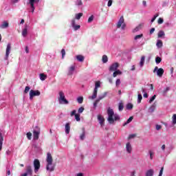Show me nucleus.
Wrapping results in <instances>:
<instances>
[{
	"label": "nucleus",
	"mask_w": 176,
	"mask_h": 176,
	"mask_svg": "<svg viewBox=\"0 0 176 176\" xmlns=\"http://www.w3.org/2000/svg\"><path fill=\"white\" fill-rule=\"evenodd\" d=\"M107 121L109 124H114L115 122L120 120V116L118 113H115L113 109H111V107L107 109Z\"/></svg>",
	"instance_id": "1"
},
{
	"label": "nucleus",
	"mask_w": 176,
	"mask_h": 176,
	"mask_svg": "<svg viewBox=\"0 0 176 176\" xmlns=\"http://www.w3.org/2000/svg\"><path fill=\"white\" fill-rule=\"evenodd\" d=\"M59 97L58 98V100L59 104L62 105H68L69 102L65 98V95L64 94V91H60L58 93Z\"/></svg>",
	"instance_id": "2"
},
{
	"label": "nucleus",
	"mask_w": 176,
	"mask_h": 176,
	"mask_svg": "<svg viewBox=\"0 0 176 176\" xmlns=\"http://www.w3.org/2000/svg\"><path fill=\"white\" fill-rule=\"evenodd\" d=\"M38 3H39V0H28L27 6H30L32 13L35 12V5H38Z\"/></svg>",
	"instance_id": "3"
},
{
	"label": "nucleus",
	"mask_w": 176,
	"mask_h": 176,
	"mask_svg": "<svg viewBox=\"0 0 176 176\" xmlns=\"http://www.w3.org/2000/svg\"><path fill=\"white\" fill-rule=\"evenodd\" d=\"M101 87V82L100 81L96 82L93 95L91 96H89V100H94L95 98H97V93L98 91V87Z\"/></svg>",
	"instance_id": "4"
},
{
	"label": "nucleus",
	"mask_w": 176,
	"mask_h": 176,
	"mask_svg": "<svg viewBox=\"0 0 176 176\" xmlns=\"http://www.w3.org/2000/svg\"><path fill=\"white\" fill-rule=\"evenodd\" d=\"M39 134H41V129L36 126L33 130V137L35 141L39 139Z\"/></svg>",
	"instance_id": "5"
},
{
	"label": "nucleus",
	"mask_w": 176,
	"mask_h": 176,
	"mask_svg": "<svg viewBox=\"0 0 176 176\" xmlns=\"http://www.w3.org/2000/svg\"><path fill=\"white\" fill-rule=\"evenodd\" d=\"M41 96V91L39 90L31 89L30 91V100H34V97H38Z\"/></svg>",
	"instance_id": "6"
},
{
	"label": "nucleus",
	"mask_w": 176,
	"mask_h": 176,
	"mask_svg": "<svg viewBox=\"0 0 176 176\" xmlns=\"http://www.w3.org/2000/svg\"><path fill=\"white\" fill-rule=\"evenodd\" d=\"M10 50H12V45L10 43L7 45V47L6 50V56L4 57V60H8L9 58V54H10Z\"/></svg>",
	"instance_id": "7"
},
{
	"label": "nucleus",
	"mask_w": 176,
	"mask_h": 176,
	"mask_svg": "<svg viewBox=\"0 0 176 176\" xmlns=\"http://www.w3.org/2000/svg\"><path fill=\"white\" fill-rule=\"evenodd\" d=\"M34 173H38V171H39V168H41V162H39V160L38 159L34 160Z\"/></svg>",
	"instance_id": "8"
},
{
	"label": "nucleus",
	"mask_w": 176,
	"mask_h": 176,
	"mask_svg": "<svg viewBox=\"0 0 176 176\" xmlns=\"http://www.w3.org/2000/svg\"><path fill=\"white\" fill-rule=\"evenodd\" d=\"M156 71H157V76H159L160 78H162V76H163V74H164V69H163V68L159 69L157 67H155L153 72H156Z\"/></svg>",
	"instance_id": "9"
},
{
	"label": "nucleus",
	"mask_w": 176,
	"mask_h": 176,
	"mask_svg": "<svg viewBox=\"0 0 176 176\" xmlns=\"http://www.w3.org/2000/svg\"><path fill=\"white\" fill-rule=\"evenodd\" d=\"M118 68H119V63H114L111 65V66L109 68V71H110V72H113L114 71H117Z\"/></svg>",
	"instance_id": "10"
},
{
	"label": "nucleus",
	"mask_w": 176,
	"mask_h": 176,
	"mask_svg": "<svg viewBox=\"0 0 176 176\" xmlns=\"http://www.w3.org/2000/svg\"><path fill=\"white\" fill-rule=\"evenodd\" d=\"M54 168H56V165H54L53 162H51L50 164H47V166H46L47 171H50V172L54 171Z\"/></svg>",
	"instance_id": "11"
},
{
	"label": "nucleus",
	"mask_w": 176,
	"mask_h": 176,
	"mask_svg": "<svg viewBox=\"0 0 176 176\" xmlns=\"http://www.w3.org/2000/svg\"><path fill=\"white\" fill-rule=\"evenodd\" d=\"M47 164H52L53 163V157H52V154L50 153H47V159H46Z\"/></svg>",
	"instance_id": "12"
},
{
	"label": "nucleus",
	"mask_w": 176,
	"mask_h": 176,
	"mask_svg": "<svg viewBox=\"0 0 176 176\" xmlns=\"http://www.w3.org/2000/svg\"><path fill=\"white\" fill-rule=\"evenodd\" d=\"M124 24V18L121 16L117 23V28H120Z\"/></svg>",
	"instance_id": "13"
},
{
	"label": "nucleus",
	"mask_w": 176,
	"mask_h": 176,
	"mask_svg": "<svg viewBox=\"0 0 176 176\" xmlns=\"http://www.w3.org/2000/svg\"><path fill=\"white\" fill-rule=\"evenodd\" d=\"M25 173L28 175H32V167L31 166H27L25 169Z\"/></svg>",
	"instance_id": "14"
},
{
	"label": "nucleus",
	"mask_w": 176,
	"mask_h": 176,
	"mask_svg": "<svg viewBox=\"0 0 176 176\" xmlns=\"http://www.w3.org/2000/svg\"><path fill=\"white\" fill-rule=\"evenodd\" d=\"M98 120L100 124V126H104V122H105V119L101 115L98 116Z\"/></svg>",
	"instance_id": "15"
},
{
	"label": "nucleus",
	"mask_w": 176,
	"mask_h": 176,
	"mask_svg": "<svg viewBox=\"0 0 176 176\" xmlns=\"http://www.w3.org/2000/svg\"><path fill=\"white\" fill-rule=\"evenodd\" d=\"M126 150L127 153H131V151H133V147H131V144H130V142L126 143Z\"/></svg>",
	"instance_id": "16"
},
{
	"label": "nucleus",
	"mask_w": 176,
	"mask_h": 176,
	"mask_svg": "<svg viewBox=\"0 0 176 176\" xmlns=\"http://www.w3.org/2000/svg\"><path fill=\"white\" fill-rule=\"evenodd\" d=\"M8 27H9V23H8L6 21H4L0 25V28H1V30H5V28H8Z\"/></svg>",
	"instance_id": "17"
},
{
	"label": "nucleus",
	"mask_w": 176,
	"mask_h": 176,
	"mask_svg": "<svg viewBox=\"0 0 176 176\" xmlns=\"http://www.w3.org/2000/svg\"><path fill=\"white\" fill-rule=\"evenodd\" d=\"M155 109H156V103H153L148 109V112L150 113H153L155 112Z\"/></svg>",
	"instance_id": "18"
},
{
	"label": "nucleus",
	"mask_w": 176,
	"mask_h": 176,
	"mask_svg": "<svg viewBox=\"0 0 176 176\" xmlns=\"http://www.w3.org/2000/svg\"><path fill=\"white\" fill-rule=\"evenodd\" d=\"M107 96H108V92H104V94L102 95H100L96 100L98 102V101L100 102V100H103V98H105Z\"/></svg>",
	"instance_id": "19"
},
{
	"label": "nucleus",
	"mask_w": 176,
	"mask_h": 176,
	"mask_svg": "<svg viewBox=\"0 0 176 176\" xmlns=\"http://www.w3.org/2000/svg\"><path fill=\"white\" fill-rule=\"evenodd\" d=\"M71 130V126H69V122L66 123L65 126V131L67 134H69Z\"/></svg>",
	"instance_id": "20"
},
{
	"label": "nucleus",
	"mask_w": 176,
	"mask_h": 176,
	"mask_svg": "<svg viewBox=\"0 0 176 176\" xmlns=\"http://www.w3.org/2000/svg\"><path fill=\"white\" fill-rule=\"evenodd\" d=\"M74 71H75V65H72V66L69 68V72H68L67 75H73Z\"/></svg>",
	"instance_id": "21"
},
{
	"label": "nucleus",
	"mask_w": 176,
	"mask_h": 176,
	"mask_svg": "<svg viewBox=\"0 0 176 176\" xmlns=\"http://www.w3.org/2000/svg\"><path fill=\"white\" fill-rule=\"evenodd\" d=\"M76 60H78L80 63H83L85 61V56L82 55H77L76 56Z\"/></svg>",
	"instance_id": "22"
},
{
	"label": "nucleus",
	"mask_w": 176,
	"mask_h": 176,
	"mask_svg": "<svg viewBox=\"0 0 176 176\" xmlns=\"http://www.w3.org/2000/svg\"><path fill=\"white\" fill-rule=\"evenodd\" d=\"M144 64H145V56H143L141 57L140 62V68H142Z\"/></svg>",
	"instance_id": "23"
},
{
	"label": "nucleus",
	"mask_w": 176,
	"mask_h": 176,
	"mask_svg": "<svg viewBox=\"0 0 176 176\" xmlns=\"http://www.w3.org/2000/svg\"><path fill=\"white\" fill-rule=\"evenodd\" d=\"M154 173L155 171L153 170V169H150L146 172L145 176H153Z\"/></svg>",
	"instance_id": "24"
},
{
	"label": "nucleus",
	"mask_w": 176,
	"mask_h": 176,
	"mask_svg": "<svg viewBox=\"0 0 176 176\" xmlns=\"http://www.w3.org/2000/svg\"><path fill=\"white\" fill-rule=\"evenodd\" d=\"M133 119H134V117H133V116L130 117V118L126 120V122L123 124L122 126H127V124H129V123H131V122H133Z\"/></svg>",
	"instance_id": "25"
},
{
	"label": "nucleus",
	"mask_w": 176,
	"mask_h": 176,
	"mask_svg": "<svg viewBox=\"0 0 176 176\" xmlns=\"http://www.w3.org/2000/svg\"><path fill=\"white\" fill-rule=\"evenodd\" d=\"M3 144V136L2 133H0V151H2V145Z\"/></svg>",
	"instance_id": "26"
},
{
	"label": "nucleus",
	"mask_w": 176,
	"mask_h": 176,
	"mask_svg": "<svg viewBox=\"0 0 176 176\" xmlns=\"http://www.w3.org/2000/svg\"><path fill=\"white\" fill-rule=\"evenodd\" d=\"M118 75H122V72H120V70H116L113 73V78H116Z\"/></svg>",
	"instance_id": "27"
},
{
	"label": "nucleus",
	"mask_w": 176,
	"mask_h": 176,
	"mask_svg": "<svg viewBox=\"0 0 176 176\" xmlns=\"http://www.w3.org/2000/svg\"><path fill=\"white\" fill-rule=\"evenodd\" d=\"M102 61L103 64H107V63H108V56L107 55H103L102 57Z\"/></svg>",
	"instance_id": "28"
},
{
	"label": "nucleus",
	"mask_w": 176,
	"mask_h": 176,
	"mask_svg": "<svg viewBox=\"0 0 176 176\" xmlns=\"http://www.w3.org/2000/svg\"><path fill=\"white\" fill-rule=\"evenodd\" d=\"M156 46L159 48L162 47L163 46V41H162V40H157Z\"/></svg>",
	"instance_id": "29"
},
{
	"label": "nucleus",
	"mask_w": 176,
	"mask_h": 176,
	"mask_svg": "<svg viewBox=\"0 0 176 176\" xmlns=\"http://www.w3.org/2000/svg\"><path fill=\"white\" fill-rule=\"evenodd\" d=\"M85 138H86V132H85V130H83L82 134L80 135V139L81 140V141H83V140H85Z\"/></svg>",
	"instance_id": "30"
},
{
	"label": "nucleus",
	"mask_w": 176,
	"mask_h": 176,
	"mask_svg": "<svg viewBox=\"0 0 176 176\" xmlns=\"http://www.w3.org/2000/svg\"><path fill=\"white\" fill-rule=\"evenodd\" d=\"M166 35V34L164 33V32L163 30H160L158 32V38H163V36H164Z\"/></svg>",
	"instance_id": "31"
},
{
	"label": "nucleus",
	"mask_w": 176,
	"mask_h": 176,
	"mask_svg": "<svg viewBox=\"0 0 176 176\" xmlns=\"http://www.w3.org/2000/svg\"><path fill=\"white\" fill-rule=\"evenodd\" d=\"M172 124L173 126L176 124V114H173L172 116Z\"/></svg>",
	"instance_id": "32"
},
{
	"label": "nucleus",
	"mask_w": 176,
	"mask_h": 176,
	"mask_svg": "<svg viewBox=\"0 0 176 176\" xmlns=\"http://www.w3.org/2000/svg\"><path fill=\"white\" fill-rule=\"evenodd\" d=\"M142 36H144V34H142L136 35V36L134 37V41H138L139 39H141V38H142Z\"/></svg>",
	"instance_id": "33"
},
{
	"label": "nucleus",
	"mask_w": 176,
	"mask_h": 176,
	"mask_svg": "<svg viewBox=\"0 0 176 176\" xmlns=\"http://www.w3.org/2000/svg\"><path fill=\"white\" fill-rule=\"evenodd\" d=\"M40 79L41 80H46V78H47V76L43 74H40Z\"/></svg>",
	"instance_id": "34"
},
{
	"label": "nucleus",
	"mask_w": 176,
	"mask_h": 176,
	"mask_svg": "<svg viewBox=\"0 0 176 176\" xmlns=\"http://www.w3.org/2000/svg\"><path fill=\"white\" fill-rule=\"evenodd\" d=\"M82 16H83V13L82 12L76 14L75 16V19H76V20H80V17H82Z\"/></svg>",
	"instance_id": "35"
},
{
	"label": "nucleus",
	"mask_w": 176,
	"mask_h": 176,
	"mask_svg": "<svg viewBox=\"0 0 176 176\" xmlns=\"http://www.w3.org/2000/svg\"><path fill=\"white\" fill-rule=\"evenodd\" d=\"M142 100V95H141V94H139L138 95V104H141Z\"/></svg>",
	"instance_id": "36"
},
{
	"label": "nucleus",
	"mask_w": 176,
	"mask_h": 176,
	"mask_svg": "<svg viewBox=\"0 0 176 176\" xmlns=\"http://www.w3.org/2000/svg\"><path fill=\"white\" fill-rule=\"evenodd\" d=\"M27 34H28L27 28H25L22 31V35L23 36H27Z\"/></svg>",
	"instance_id": "37"
},
{
	"label": "nucleus",
	"mask_w": 176,
	"mask_h": 176,
	"mask_svg": "<svg viewBox=\"0 0 176 176\" xmlns=\"http://www.w3.org/2000/svg\"><path fill=\"white\" fill-rule=\"evenodd\" d=\"M77 102H78V104H82L83 103V97L80 96V97L77 98Z\"/></svg>",
	"instance_id": "38"
},
{
	"label": "nucleus",
	"mask_w": 176,
	"mask_h": 176,
	"mask_svg": "<svg viewBox=\"0 0 176 176\" xmlns=\"http://www.w3.org/2000/svg\"><path fill=\"white\" fill-rule=\"evenodd\" d=\"M141 30V25H138L135 29L133 30V32H138Z\"/></svg>",
	"instance_id": "39"
},
{
	"label": "nucleus",
	"mask_w": 176,
	"mask_h": 176,
	"mask_svg": "<svg viewBox=\"0 0 176 176\" xmlns=\"http://www.w3.org/2000/svg\"><path fill=\"white\" fill-rule=\"evenodd\" d=\"M155 100H156V95L153 96L150 98V100H149V101H148L149 104H152V102H153V101H155Z\"/></svg>",
	"instance_id": "40"
},
{
	"label": "nucleus",
	"mask_w": 176,
	"mask_h": 176,
	"mask_svg": "<svg viewBox=\"0 0 176 176\" xmlns=\"http://www.w3.org/2000/svg\"><path fill=\"white\" fill-rule=\"evenodd\" d=\"M155 63L156 64H160V63H162V58L157 56L155 58Z\"/></svg>",
	"instance_id": "41"
},
{
	"label": "nucleus",
	"mask_w": 176,
	"mask_h": 176,
	"mask_svg": "<svg viewBox=\"0 0 176 176\" xmlns=\"http://www.w3.org/2000/svg\"><path fill=\"white\" fill-rule=\"evenodd\" d=\"M123 108H124L123 103H119L118 110L120 111H123Z\"/></svg>",
	"instance_id": "42"
},
{
	"label": "nucleus",
	"mask_w": 176,
	"mask_h": 176,
	"mask_svg": "<svg viewBox=\"0 0 176 176\" xmlns=\"http://www.w3.org/2000/svg\"><path fill=\"white\" fill-rule=\"evenodd\" d=\"M76 5H77V6H82V0H76Z\"/></svg>",
	"instance_id": "43"
},
{
	"label": "nucleus",
	"mask_w": 176,
	"mask_h": 176,
	"mask_svg": "<svg viewBox=\"0 0 176 176\" xmlns=\"http://www.w3.org/2000/svg\"><path fill=\"white\" fill-rule=\"evenodd\" d=\"M157 17H159V14L154 15V16L151 19V23H153V21H155Z\"/></svg>",
	"instance_id": "44"
},
{
	"label": "nucleus",
	"mask_w": 176,
	"mask_h": 176,
	"mask_svg": "<svg viewBox=\"0 0 176 176\" xmlns=\"http://www.w3.org/2000/svg\"><path fill=\"white\" fill-rule=\"evenodd\" d=\"M148 153H149L151 160H153V151H149Z\"/></svg>",
	"instance_id": "45"
},
{
	"label": "nucleus",
	"mask_w": 176,
	"mask_h": 176,
	"mask_svg": "<svg viewBox=\"0 0 176 176\" xmlns=\"http://www.w3.org/2000/svg\"><path fill=\"white\" fill-rule=\"evenodd\" d=\"M75 119L77 122H80V115L79 114H76L75 116Z\"/></svg>",
	"instance_id": "46"
},
{
	"label": "nucleus",
	"mask_w": 176,
	"mask_h": 176,
	"mask_svg": "<svg viewBox=\"0 0 176 176\" xmlns=\"http://www.w3.org/2000/svg\"><path fill=\"white\" fill-rule=\"evenodd\" d=\"M133 104H131V103H128L127 104H126V109H129V110H130V109H131L132 108H133Z\"/></svg>",
	"instance_id": "47"
},
{
	"label": "nucleus",
	"mask_w": 176,
	"mask_h": 176,
	"mask_svg": "<svg viewBox=\"0 0 176 176\" xmlns=\"http://www.w3.org/2000/svg\"><path fill=\"white\" fill-rule=\"evenodd\" d=\"M30 89H31V88H30V87L26 86L25 88V90H24V93H25V94H27V93H28V92L30 91Z\"/></svg>",
	"instance_id": "48"
},
{
	"label": "nucleus",
	"mask_w": 176,
	"mask_h": 176,
	"mask_svg": "<svg viewBox=\"0 0 176 176\" xmlns=\"http://www.w3.org/2000/svg\"><path fill=\"white\" fill-rule=\"evenodd\" d=\"M83 111H85V108L83 107H81L78 109V113H83Z\"/></svg>",
	"instance_id": "49"
},
{
	"label": "nucleus",
	"mask_w": 176,
	"mask_h": 176,
	"mask_svg": "<svg viewBox=\"0 0 176 176\" xmlns=\"http://www.w3.org/2000/svg\"><path fill=\"white\" fill-rule=\"evenodd\" d=\"M93 20H94V16L91 15V16L89 17L88 19V23H91V21H93Z\"/></svg>",
	"instance_id": "50"
},
{
	"label": "nucleus",
	"mask_w": 176,
	"mask_h": 176,
	"mask_svg": "<svg viewBox=\"0 0 176 176\" xmlns=\"http://www.w3.org/2000/svg\"><path fill=\"white\" fill-rule=\"evenodd\" d=\"M73 28H74V31H78V30H79V28H80V25H76L73 26Z\"/></svg>",
	"instance_id": "51"
},
{
	"label": "nucleus",
	"mask_w": 176,
	"mask_h": 176,
	"mask_svg": "<svg viewBox=\"0 0 176 176\" xmlns=\"http://www.w3.org/2000/svg\"><path fill=\"white\" fill-rule=\"evenodd\" d=\"M27 137H28V140H31V137H32V133H31V132H28L26 134Z\"/></svg>",
	"instance_id": "52"
},
{
	"label": "nucleus",
	"mask_w": 176,
	"mask_h": 176,
	"mask_svg": "<svg viewBox=\"0 0 176 176\" xmlns=\"http://www.w3.org/2000/svg\"><path fill=\"white\" fill-rule=\"evenodd\" d=\"M61 54H62V58H64V57H65V50L62 49Z\"/></svg>",
	"instance_id": "53"
},
{
	"label": "nucleus",
	"mask_w": 176,
	"mask_h": 176,
	"mask_svg": "<svg viewBox=\"0 0 176 176\" xmlns=\"http://www.w3.org/2000/svg\"><path fill=\"white\" fill-rule=\"evenodd\" d=\"M166 6H168V1H164L162 3V7L166 8Z\"/></svg>",
	"instance_id": "54"
},
{
	"label": "nucleus",
	"mask_w": 176,
	"mask_h": 176,
	"mask_svg": "<svg viewBox=\"0 0 176 176\" xmlns=\"http://www.w3.org/2000/svg\"><path fill=\"white\" fill-rule=\"evenodd\" d=\"M164 170V167H162L160 170V173H159V175L158 176H162L163 175V171Z\"/></svg>",
	"instance_id": "55"
},
{
	"label": "nucleus",
	"mask_w": 176,
	"mask_h": 176,
	"mask_svg": "<svg viewBox=\"0 0 176 176\" xmlns=\"http://www.w3.org/2000/svg\"><path fill=\"white\" fill-rule=\"evenodd\" d=\"M113 2V1L112 0H109L108 3H107V6H108L109 8H111V6H112Z\"/></svg>",
	"instance_id": "56"
},
{
	"label": "nucleus",
	"mask_w": 176,
	"mask_h": 176,
	"mask_svg": "<svg viewBox=\"0 0 176 176\" xmlns=\"http://www.w3.org/2000/svg\"><path fill=\"white\" fill-rule=\"evenodd\" d=\"M33 149H34L35 151H39V146H38V145L36 144H34Z\"/></svg>",
	"instance_id": "57"
},
{
	"label": "nucleus",
	"mask_w": 176,
	"mask_h": 176,
	"mask_svg": "<svg viewBox=\"0 0 176 176\" xmlns=\"http://www.w3.org/2000/svg\"><path fill=\"white\" fill-rule=\"evenodd\" d=\"M164 20L162 18H159L158 19V24H163Z\"/></svg>",
	"instance_id": "58"
},
{
	"label": "nucleus",
	"mask_w": 176,
	"mask_h": 176,
	"mask_svg": "<svg viewBox=\"0 0 176 176\" xmlns=\"http://www.w3.org/2000/svg\"><path fill=\"white\" fill-rule=\"evenodd\" d=\"M98 102H100V101H97V99H96V101L94 102V108H97V105H98Z\"/></svg>",
	"instance_id": "59"
},
{
	"label": "nucleus",
	"mask_w": 176,
	"mask_h": 176,
	"mask_svg": "<svg viewBox=\"0 0 176 176\" xmlns=\"http://www.w3.org/2000/svg\"><path fill=\"white\" fill-rule=\"evenodd\" d=\"M76 110H73L71 113V116H76Z\"/></svg>",
	"instance_id": "60"
},
{
	"label": "nucleus",
	"mask_w": 176,
	"mask_h": 176,
	"mask_svg": "<svg viewBox=\"0 0 176 176\" xmlns=\"http://www.w3.org/2000/svg\"><path fill=\"white\" fill-rule=\"evenodd\" d=\"M120 85V79H117L116 81V85L119 86Z\"/></svg>",
	"instance_id": "61"
},
{
	"label": "nucleus",
	"mask_w": 176,
	"mask_h": 176,
	"mask_svg": "<svg viewBox=\"0 0 176 176\" xmlns=\"http://www.w3.org/2000/svg\"><path fill=\"white\" fill-rule=\"evenodd\" d=\"M76 25V21L75 19L72 20V27H75Z\"/></svg>",
	"instance_id": "62"
},
{
	"label": "nucleus",
	"mask_w": 176,
	"mask_h": 176,
	"mask_svg": "<svg viewBox=\"0 0 176 176\" xmlns=\"http://www.w3.org/2000/svg\"><path fill=\"white\" fill-rule=\"evenodd\" d=\"M135 137V134H131L129 136V140H131Z\"/></svg>",
	"instance_id": "63"
},
{
	"label": "nucleus",
	"mask_w": 176,
	"mask_h": 176,
	"mask_svg": "<svg viewBox=\"0 0 176 176\" xmlns=\"http://www.w3.org/2000/svg\"><path fill=\"white\" fill-rule=\"evenodd\" d=\"M155 32V28H153L150 30V35H152Z\"/></svg>",
	"instance_id": "64"
}]
</instances>
